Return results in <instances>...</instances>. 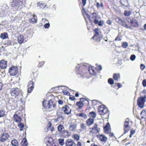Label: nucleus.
Listing matches in <instances>:
<instances>
[{"instance_id":"nucleus-3","label":"nucleus","mask_w":146,"mask_h":146,"mask_svg":"<svg viewBox=\"0 0 146 146\" xmlns=\"http://www.w3.org/2000/svg\"><path fill=\"white\" fill-rule=\"evenodd\" d=\"M146 96H144L140 97L137 100V105L139 107L142 108L143 107L145 102V101Z\"/></svg>"},{"instance_id":"nucleus-43","label":"nucleus","mask_w":146,"mask_h":146,"mask_svg":"<svg viewBox=\"0 0 146 146\" xmlns=\"http://www.w3.org/2000/svg\"><path fill=\"white\" fill-rule=\"evenodd\" d=\"M130 12L129 11L125 10L124 12V15L125 16H128L130 15Z\"/></svg>"},{"instance_id":"nucleus-36","label":"nucleus","mask_w":146,"mask_h":146,"mask_svg":"<svg viewBox=\"0 0 146 146\" xmlns=\"http://www.w3.org/2000/svg\"><path fill=\"white\" fill-rule=\"evenodd\" d=\"M78 116L80 117H82L85 119H86L87 118V115L85 113H81L78 114Z\"/></svg>"},{"instance_id":"nucleus-24","label":"nucleus","mask_w":146,"mask_h":146,"mask_svg":"<svg viewBox=\"0 0 146 146\" xmlns=\"http://www.w3.org/2000/svg\"><path fill=\"white\" fill-rule=\"evenodd\" d=\"M80 128L82 131H84L86 130L87 127L86 124L84 123L80 124Z\"/></svg>"},{"instance_id":"nucleus-51","label":"nucleus","mask_w":146,"mask_h":146,"mask_svg":"<svg viewBox=\"0 0 146 146\" xmlns=\"http://www.w3.org/2000/svg\"><path fill=\"white\" fill-rule=\"evenodd\" d=\"M121 40V37H119V36H118L117 37L115 38V41H120Z\"/></svg>"},{"instance_id":"nucleus-15","label":"nucleus","mask_w":146,"mask_h":146,"mask_svg":"<svg viewBox=\"0 0 146 146\" xmlns=\"http://www.w3.org/2000/svg\"><path fill=\"white\" fill-rule=\"evenodd\" d=\"M32 15V17L31 19H29L30 22L31 23H35L37 21V17L35 15Z\"/></svg>"},{"instance_id":"nucleus-59","label":"nucleus","mask_w":146,"mask_h":146,"mask_svg":"<svg viewBox=\"0 0 146 146\" xmlns=\"http://www.w3.org/2000/svg\"><path fill=\"white\" fill-rule=\"evenodd\" d=\"M99 21L98 20L96 19H95L94 21V22L96 24H98Z\"/></svg>"},{"instance_id":"nucleus-33","label":"nucleus","mask_w":146,"mask_h":146,"mask_svg":"<svg viewBox=\"0 0 146 146\" xmlns=\"http://www.w3.org/2000/svg\"><path fill=\"white\" fill-rule=\"evenodd\" d=\"M11 144L13 146H17L18 145V143L17 141L14 139L11 141Z\"/></svg>"},{"instance_id":"nucleus-45","label":"nucleus","mask_w":146,"mask_h":146,"mask_svg":"<svg viewBox=\"0 0 146 146\" xmlns=\"http://www.w3.org/2000/svg\"><path fill=\"white\" fill-rule=\"evenodd\" d=\"M108 83L110 84H113L114 83L113 80L111 78H109L108 80Z\"/></svg>"},{"instance_id":"nucleus-30","label":"nucleus","mask_w":146,"mask_h":146,"mask_svg":"<svg viewBox=\"0 0 146 146\" xmlns=\"http://www.w3.org/2000/svg\"><path fill=\"white\" fill-rule=\"evenodd\" d=\"M126 20L132 26H133V21L132 19H130L129 17H126Z\"/></svg>"},{"instance_id":"nucleus-31","label":"nucleus","mask_w":146,"mask_h":146,"mask_svg":"<svg viewBox=\"0 0 146 146\" xmlns=\"http://www.w3.org/2000/svg\"><path fill=\"white\" fill-rule=\"evenodd\" d=\"M120 78V74H114L113 75V79L116 81H117L118 79Z\"/></svg>"},{"instance_id":"nucleus-20","label":"nucleus","mask_w":146,"mask_h":146,"mask_svg":"<svg viewBox=\"0 0 146 146\" xmlns=\"http://www.w3.org/2000/svg\"><path fill=\"white\" fill-rule=\"evenodd\" d=\"M58 131L60 133H64V129L63 125H59L57 127Z\"/></svg>"},{"instance_id":"nucleus-60","label":"nucleus","mask_w":146,"mask_h":146,"mask_svg":"<svg viewBox=\"0 0 146 146\" xmlns=\"http://www.w3.org/2000/svg\"><path fill=\"white\" fill-rule=\"evenodd\" d=\"M44 63V61H42L39 63V66L40 67L43 66V64Z\"/></svg>"},{"instance_id":"nucleus-27","label":"nucleus","mask_w":146,"mask_h":146,"mask_svg":"<svg viewBox=\"0 0 146 146\" xmlns=\"http://www.w3.org/2000/svg\"><path fill=\"white\" fill-rule=\"evenodd\" d=\"M0 37L3 39L7 38L8 37V35L6 33H2L1 34Z\"/></svg>"},{"instance_id":"nucleus-25","label":"nucleus","mask_w":146,"mask_h":146,"mask_svg":"<svg viewBox=\"0 0 146 146\" xmlns=\"http://www.w3.org/2000/svg\"><path fill=\"white\" fill-rule=\"evenodd\" d=\"M102 38V35L100 34L98 35H96L93 39H94L96 41L100 42Z\"/></svg>"},{"instance_id":"nucleus-12","label":"nucleus","mask_w":146,"mask_h":146,"mask_svg":"<svg viewBox=\"0 0 146 146\" xmlns=\"http://www.w3.org/2000/svg\"><path fill=\"white\" fill-rule=\"evenodd\" d=\"M62 109L64 113L67 114H70L71 111V109L67 105L64 106L62 107Z\"/></svg>"},{"instance_id":"nucleus-18","label":"nucleus","mask_w":146,"mask_h":146,"mask_svg":"<svg viewBox=\"0 0 146 146\" xmlns=\"http://www.w3.org/2000/svg\"><path fill=\"white\" fill-rule=\"evenodd\" d=\"M110 125H107L105 126L104 128V131L105 133L106 134H108L111 131V129L109 128Z\"/></svg>"},{"instance_id":"nucleus-55","label":"nucleus","mask_w":146,"mask_h":146,"mask_svg":"<svg viewBox=\"0 0 146 146\" xmlns=\"http://www.w3.org/2000/svg\"><path fill=\"white\" fill-rule=\"evenodd\" d=\"M47 103V101L46 100H44L42 102V105L44 107H46V104Z\"/></svg>"},{"instance_id":"nucleus-28","label":"nucleus","mask_w":146,"mask_h":146,"mask_svg":"<svg viewBox=\"0 0 146 146\" xmlns=\"http://www.w3.org/2000/svg\"><path fill=\"white\" fill-rule=\"evenodd\" d=\"M28 142L27 139L25 138H23L22 141V146H27L28 145Z\"/></svg>"},{"instance_id":"nucleus-52","label":"nucleus","mask_w":146,"mask_h":146,"mask_svg":"<svg viewBox=\"0 0 146 146\" xmlns=\"http://www.w3.org/2000/svg\"><path fill=\"white\" fill-rule=\"evenodd\" d=\"M142 84L143 87H146V80H144L142 82Z\"/></svg>"},{"instance_id":"nucleus-22","label":"nucleus","mask_w":146,"mask_h":146,"mask_svg":"<svg viewBox=\"0 0 146 146\" xmlns=\"http://www.w3.org/2000/svg\"><path fill=\"white\" fill-rule=\"evenodd\" d=\"M19 5V0H13L11 3V5L13 7H17Z\"/></svg>"},{"instance_id":"nucleus-57","label":"nucleus","mask_w":146,"mask_h":146,"mask_svg":"<svg viewBox=\"0 0 146 146\" xmlns=\"http://www.w3.org/2000/svg\"><path fill=\"white\" fill-rule=\"evenodd\" d=\"M106 23L109 25H110L112 21L110 20H108L107 21Z\"/></svg>"},{"instance_id":"nucleus-35","label":"nucleus","mask_w":146,"mask_h":146,"mask_svg":"<svg viewBox=\"0 0 146 146\" xmlns=\"http://www.w3.org/2000/svg\"><path fill=\"white\" fill-rule=\"evenodd\" d=\"M38 6L40 7V8L42 9L44 8L45 6V5L44 3H43L42 2H39L38 3H37Z\"/></svg>"},{"instance_id":"nucleus-17","label":"nucleus","mask_w":146,"mask_h":146,"mask_svg":"<svg viewBox=\"0 0 146 146\" xmlns=\"http://www.w3.org/2000/svg\"><path fill=\"white\" fill-rule=\"evenodd\" d=\"M94 123V120L93 119L90 118L86 121V123L88 126H90Z\"/></svg>"},{"instance_id":"nucleus-6","label":"nucleus","mask_w":146,"mask_h":146,"mask_svg":"<svg viewBox=\"0 0 146 146\" xmlns=\"http://www.w3.org/2000/svg\"><path fill=\"white\" fill-rule=\"evenodd\" d=\"M27 86V92L28 93H30L34 88V83L32 81H30L28 83Z\"/></svg>"},{"instance_id":"nucleus-14","label":"nucleus","mask_w":146,"mask_h":146,"mask_svg":"<svg viewBox=\"0 0 146 146\" xmlns=\"http://www.w3.org/2000/svg\"><path fill=\"white\" fill-rule=\"evenodd\" d=\"M13 117L15 121L16 122H19L21 121V117L17 114H14Z\"/></svg>"},{"instance_id":"nucleus-54","label":"nucleus","mask_w":146,"mask_h":146,"mask_svg":"<svg viewBox=\"0 0 146 146\" xmlns=\"http://www.w3.org/2000/svg\"><path fill=\"white\" fill-rule=\"evenodd\" d=\"M145 66L143 64H141L140 65V68L141 69L143 70L145 68Z\"/></svg>"},{"instance_id":"nucleus-42","label":"nucleus","mask_w":146,"mask_h":146,"mask_svg":"<svg viewBox=\"0 0 146 146\" xmlns=\"http://www.w3.org/2000/svg\"><path fill=\"white\" fill-rule=\"evenodd\" d=\"M128 46V44L127 42H123L122 44V46L123 48H126Z\"/></svg>"},{"instance_id":"nucleus-23","label":"nucleus","mask_w":146,"mask_h":146,"mask_svg":"<svg viewBox=\"0 0 146 146\" xmlns=\"http://www.w3.org/2000/svg\"><path fill=\"white\" fill-rule=\"evenodd\" d=\"M8 8L7 7L5 10L4 9H3L2 11L0 12V16L1 17L4 16L7 13L8 11Z\"/></svg>"},{"instance_id":"nucleus-58","label":"nucleus","mask_w":146,"mask_h":146,"mask_svg":"<svg viewBox=\"0 0 146 146\" xmlns=\"http://www.w3.org/2000/svg\"><path fill=\"white\" fill-rule=\"evenodd\" d=\"M6 44L8 45H11V41L10 40H7V41Z\"/></svg>"},{"instance_id":"nucleus-1","label":"nucleus","mask_w":146,"mask_h":146,"mask_svg":"<svg viewBox=\"0 0 146 146\" xmlns=\"http://www.w3.org/2000/svg\"><path fill=\"white\" fill-rule=\"evenodd\" d=\"M10 93L12 96H14L15 97H17L19 95H21L22 96L21 90L17 88H13L11 89L10 90Z\"/></svg>"},{"instance_id":"nucleus-50","label":"nucleus","mask_w":146,"mask_h":146,"mask_svg":"<svg viewBox=\"0 0 146 146\" xmlns=\"http://www.w3.org/2000/svg\"><path fill=\"white\" fill-rule=\"evenodd\" d=\"M103 24V21H99L98 25L100 26H102Z\"/></svg>"},{"instance_id":"nucleus-37","label":"nucleus","mask_w":146,"mask_h":146,"mask_svg":"<svg viewBox=\"0 0 146 146\" xmlns=\"http://www.w3.org/2000/svg\"><path fill=\"white\" fill-rule=\"evenodd\" d=\"M88 71L92 75L96 73L95 70L92 68H89L88 69Z\"/></svg>"},{"instance_id":"nucleus-47","label":"nucleus","mask_w":146,"mask_h":146,"mask_svg":"<svg viewBox=\"0 0 146 146\" xmlns=\"http://www.w3.org/2000/svg\"><path fill=\"white\" fill-rule=\"evenodd\" d=\"M74 138L75 139L78 141L80 139V136L76 134L74 135Z\"/></svg>"},{"instance_id":"nucleus-11","label":"nucleus","mask_w":146,"mask_h":146,"mask_svg":"<svg viewBox=\"0 0 146 146\" xmlns=\"http://www.w3.org/2000/svg\"><path fill=\"white\" fill-rule=\"evenodd\" d=\"M77 124L76 123H71L69 127V130L72 131H76Z\"/></svg>"},{"instance_id":"nucleus-19","label":"nucleus","mask_w":146,"mask_h":146,"mask_svg":"<svg viewBox=\"0 0 146 146\" xmlns=\"http://www.w3.org/2000/svg\"><path fill=\"white\" fill-rule=\"evenodd\" d=\"M99 138L101 141H103L104 142H106L107 139L106 137L102 134L100 135L99 136Z\"/></svg>"},{"instance_id":"nucleus-16","label":"nucleus","mask_w":146,"mask_h":146,"mask_svg":"<svg viewBox=\"0 0 146 146\" xmlns=\"http://www.w3.org/2000/svg\"><path fill=\"white\" fill-rule=\"evenodd\" d=\"M96 6L98 9H104V5L103 2L102 1L100 3L98 2H97Z\"/></svg>"},{"instance_id":"nucleus-61","label":"nucleus","mask_w":146,"mask_h":146,"mask_svg":"<svg viewBox=\"0 0 146 146\" xmlns=\"http://www.w3.org/2000/svg\"><path fill=\"white\" fill-rule=\"evenodd\" d=\"M83 6H84L86 3V0H82Z\"/></svg>"},{"instance_id":"nucleus-2","label":"nucleus","mask_w":146,"mask_h":146,"mask_svg":"<svg viewBox=\"0 0 146 146\" xmlns=\"http://www.w3.org/2000/svg\"><path fill=\"white\" fill-rule=\"evenodd\" d=\"M98 110L99 114L101 115L108 113V108L104 105L100 106L98 108Z\"/></svg>"},{"instance_id":"nucleus-44","label":"nucleus","mask_w":146,"mask_h":146,"mask_svg":"<svg viewBox=\"0 0 146 146\" xmlns=\"http://www.w3.org/2000/svg\"><path fill=\"white\" fill-rule=\"evenodd\" d=\"M48 130H50L51 132H52L54 130V128L53 127H51L50 124L49 127L48 128Z\"/></svg>"},{"instance_id":"nucleus-48","label":"nucleus","mask_w":146,"mask_h":146,"mask_svg":"<svg viewBox=\"0 0 146 146\" xmlns=\"http://www.w3.org/2000/svg\"><path fill=\"white\" fill-rule=\"evenodd\" d=\"M135 55L133 54L131 55L130 59L132 61L134 60L135 58Z\"/></svg>"},{"instance_id":"nucleus-46","label":"nucleus","mask_w":146,"mask_h":146,"mask_svg":"<svg viewBox=\"0 0 146 146\" xmlns=\"http://www.w3.org/2000/svg\"><path fill=\"white\" fill-rule=\"evenodd\" d=\"M5 115V113L4 111L3 110L0 111V117L4 116Z\"/></svg>"},{"instance_id":"nucleus-26","label":"nucleus","mask_w":146,"mask_h":146,"mask_svg":"<svg viewBox=\"0 0 146 146\" xmlns=\"http://www.w3.org/2000/svg\"><path fill=\"white\" fill-rule=\"evenodd\" d=\"M89 116L90 118H94L96 116V113L95 112L92 111L89 113Z\"/></svg>"},{"instance_id":"nucleus-64","label":"nucleus","mask_w":146,"mask_h":146,"mask_svg":"<svg viewBox=\"0 0 146 146\" xmlns=\"http://www.w3.org/2000/svg\"><path fill=\"white\" fill-rule=\"evenodd\" d=\"M117 86L119 88H120L122 86V85L119 83H118L117 84Z\"/></svg>"},{"instance_id":"nucleus-40","label":"nucleus","mask_w":146,"mask_h":146,"mask_svg":"<svg viewBox=\"0 0 146 146\" xmlns=\"http://www.w3.org/2000/svg\"><path fill=\"white\" fill-rule=\"evenodd\" d=\"M63 119L62 117L60 115L55 119V121H56L57 122H60L63 120Z\"/></svg>"},{"instance_id":"nucleus-49","label":"nucleus","mask_w":146,"mask_h":146,"mask_svg":"<svg viewBox=\"0 0 146 146\" xmlns=\"http://www.w3.org/2000/svg\"><path fill=\"white\" fill-rule=\"evenodd\" d=\"M46 145L47 146H57V145H55V144L53 143H49Z\"/></svg>"},{"instance_id":"nucleus-56","label":"nucleus","mask_w":146,"mask_h":146,"mask_svg":"<svg viewBox=\"0 0 146 146\" xmlns=\"http://www.w3.org/2000/svg\"><path fill=\"white\" fill-rule=\"evenodd\" d=\"M69 99L71 100H74L75 99V97L73 96H70Z\"/></svg>"},{"instance_id":"nucleus-62","label":"nucleus","mask_w":146,"mask_h":146,"mask_svg":"<svg viewBox=\"0 0 146 146\" xmlns=\"http://www.w3.org/2000/svg\"><path fill=\"white\" fill-rule=\"evenodd\" d=\"M77 146H82V143L78 141L76 145Z\"/></svg>"},{"instance_id":"nucleus-8","label":"nucleus","mask_w":146,"mask_h":146,"mask_svg":"<svg viewBox=\"0 0 146 146\" xmlns=\"http://www.w3.org/2000/svg\"><path fill=\"white\" fill-rule=\"evenodd\" d=\"M9 72L11 75H15L17 73L18 68L16 66H13L9 69Z\"/></svg>"},{"instance_id":"nucleus-53","label":"nucleus","mask_w":146,"mask_h":146,"mask_svg":"<svg viewBox=\"0 0 146 146\" xmlns=\"http://www.w3.org/2000/svg\"><path fill=\"white\" fill-rule=\"evenodd\" d=\"M50 27L49 23H46L44 25V27L46 29Z\"/></svg>"},{"instance_id":"nucleus-29","label":"nucleus","mask_w":146,"mask_h":146,"mask_svg":"<svg viewBox=\"0 0 146 146\" xmlns=\"http://www.w3.org/2000/svg\"><path fill=\"white\" fill-rule=\"evenodd\" d=\"M94 31L95 32V34H94V36L92 37V38L93 39L94 37H95V36L96 35H98L100 34V31L98 29V28H96L94 30Z\"/></svg>"},{"instance_id":"nucleus-10","label":"nucleus","mask_w":146,"mask_h":146,"mask_svg":"<svg viewBox=\"0 0 146 146\" xmlns=\"http://www.w3.org/2000/svg\"><path fill=\"white\" fill-rule=\"evenodd\" d=\"M65 144L66 146H76V145L75 142L71 139H67Z\"/></svg>"},{"instance_id":"nucleus-5","label":"nucleus","mask_w":146,"mask_h":146,"mask_svg":"<svg viewBox=\"0 0 146 146\" xmlns=\"http://www.w3.org/2000/svg\"><path fill=\"white\" fill-rule=\"evenodd\" d=\"M129 121L128 118H127L125 120L124 125V133L127 132L130 128L129 125Z\"/></svg>"},{"instance_id":"nucleus-4","label":"nucleus","mask_w":146,"mask_h":146,"mask_svg":"<svg viewBox=\"0 0 146 146\" xmlns=\"http://www.w3.org/2000/svg\"><path fill=\"white\" fill-rule=\"evenodd\" d=\"M89 129L90 130V133L92 135L99 133L100 131V128L98 127V125L96 123L94 124L92 127L90 128Z\"/></svg>"},{"instance_id":"nucleus-39","label":"nucleus","mask_w":146,"mask_h":146,"mask_svg":"<svg viewBox=\"0 0 146 146\" xmlns=\"http://www.w3.org/2000/svg\"><path fill=\"white\" fill-rule=\"evenodd\" d=\"M64 140L63 139H58L59 143L61 145H63L64 143Z\"/></svg>"},{"instance_id":"nucleus-34","label":"nucleus","mask_w":146,"mask_h":146,"mask_svg":"<svg viewBox=\"0 0 146 146\" xmlns=\"http://www.w3.org/2000/svg\"><path fill=\"white\" fill-rule=\"evenodd\" d=\"M116 21L119 24H121V22H123L122 21L123 20V19L119 17H117L115 19Z\"/></svg>"},{"instance_id":"nucleus-7","label":"nucleus","mask_w":146,"mask_h":146,"mask_svg":"<svg viewBox=\"0 0 146 146\" xmlns=\"http://www.w3.org/2000/svg\"><path fill=\"white\" fill-rule=\"evenodd\" d=\"M87 102L88 103H89V101L86 99L82 98L80 99V102H77L76 103V105L79 109H81L83 107L84 104L83 102Z\"/></svg>"},{"instance_id":"nucleus-63","label":"nucleus","mask_w":146,"mask_h":146,"mask_svg":"<svg viewBox=\"0 0 146 146\" xmlns=\"http://www.w3.org/2000/svg\"><path fill=\"white\" fill-rule=\"evenodd\" d=\"M58 102L59 104L60 105H62L63 103V102L61 100H59L58 101Z\"/></svg>"},{"instance_id":"nucleus-9","label":"nucleus","mask_w":146,"mask_h":146,"mask_svg":"<svg viewBox=\"0 0 146 146\" xmlns=\"http://www.w3.org/2000/svg\"><path fill=\"white\" fill-rule=\"evenodd\" d=\"M9 135L7 133H2L0 136V142H4L7 140Z\"/></svg>"},{"instance_id":"nucleus-32","label":"nucleus","mask_w":146,"mask_h":146,"mask_svg":"<svg viewBox=\"0 0 146 146\" xmlns=\"http://www.w3.org/2000/svg\"><path fill=\"white\" fill-rule=\"evenodd\" d=\"M122 21L123 22H121L120 25H121L122 26L126 28H130V27L128 26V25L126 24V22L123 19V20Z\"/></svg>"},{"instance_id":"nucleus-21","label":"nucleus","mask_w":146,"mask_h":146,"mask_svg":"<svg viewBox=\"0 0 146 146\" xmlns=\"http://www.w3.org/2000/svg\"><path fill=\"white\" fill-rule=\"evenodd\" d=\"M18 41L19 44L24 42V37L23 35H20L18 37Z\"/></svg>"},{"instance_id":"nucleus-38","label":"nucleus","mask_w":146,"mask_h":146,"mask_svg":"<svg viewBox=\"0 0 146 146\" xmlns=\"http://www.w3.org/2000/svg\"><path fill=\"white\" fill-rule=\"evenodd\" d=\"M52 101L51 100H49L47 103V106H46V108L47 107L48 108V109L50 108L51 106V105L52 104Z\"/></svg>"},{"instance_id":"nucleus-13","label":"nucleus","mask_w":146,"mask_h":146,"mask_svg":"<svg viewBox=\"0 0 146 146\" xmlns=\"http://www.w3.org/2000/svg\"><path fill=\"white\" fill-rule=\"evenodd\" d=\"M7 62L4 60H1L0 62V67L1 69L6 68L7 66Z\"/></svg>"},{"instance_id":"nucleus-41","label":"nucleus","mask_w":146,"mask_h":146,"mask_svg":"<svg viewBox=\"0 0 146 146\" xmlns=\"http://www.w3.org/2000/svg\"><path fill=\"white\" fill-rule=\"evenodd\" d=\"M18 127L20 128V130L22 131L23 130V129L24 127V125L21 123H20L19 124Z\"/></svg>"}]
</instances>
